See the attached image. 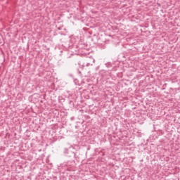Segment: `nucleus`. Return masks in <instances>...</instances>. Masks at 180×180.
Wrapping results in <instances>:
<instances>
[{"label":"nucleus","mask_w":180,"mask_h":180,"mask_svg":"<svg viewBox=\"0 0 180 180\" xmlns=\"http://www.w3.org/2000/svg\"><path fill=\"white\" fill-rule=\"evenodd\" d=\"M3 41H4V40L0 38V44H2Z\"/></svg>","instance_id":"f257e3e1"}]
</instances>
